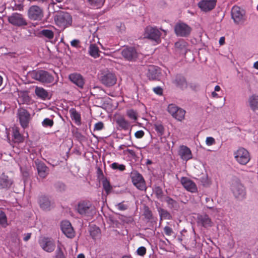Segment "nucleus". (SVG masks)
Instances as JSON below:
<instances>
[{"label": "nucleus", "mask_w": 258, "mask_h": 258, "mask_svg": "<svg viewBox=\"0 0 258 258\" xmlns=\"http://www.w3.org/2000/svg\"><path fill=\"white\" fill-rule=\"evenodd\" d=\"M230 188L234 197L237 200L242 201L246 198L245 188L238 179L232 180Z\"/></svg>", "instance_id": "f257e3e1"}, {"label": "nucleus", "mask_w": 258, "mask_h": 258, "mask_svg": "<svg viewBox=\"0 0 258 258\" xmlns=\"http://www.w3.org/2000/svg\"><path fill=\"white\" fill-rule=\"evenodd\" d=\"M54 21L58 27L63 30L71 25L72 19L69 13L61 12L55 16Z\"/></svg>", "instance_id": "f03ea898"}, {"label": "nucleus", "mask_w": 258, "mask_h": 258, "mask_svg": "<svg viewBox=\"0 0 258 258\" xmlns=\"http://www.w3.org/2000/svg\"><path fill=\"white\" fill-rule=\"evenodd\" d=\"M233 155L236 162L242 165H246L250 160L249 152L242 147L239 148L234 151Z\"/></svg>", "instance_id": "7ed1b4c3"}, {"label": "nucleus", "mask_w": 258, "mask_h": 258, "mask_svg": "<svg viewBox=\"0 0 258 258\" xmlns=\"http://www.w3.org/2000/svg\"><path fill=\"white\" fill-rule=\"evenodd\" d=\"M77 211L82 216H91L95 213L94 206L89 201H82L77 207Z\"/></svg>", "instance_id": "20e7f679"}, {"label": "nucleus", "mask_w": 258, "mask_h": 258, "mask_svg": "<svg viewBox=\"0 0 258 258\" xmlns=\"http://www.w3.org/2000/svg\"><path fill=\"white\" fill-rule=\"evenodd\" d=\"M32 77L33 79L42 83H51L54 81V77L52 75L44 70L33 72Z\"/></svg>", "instance_id": "39448f33"}, {"label": "nucleus", "mask_w": 258, "mask_h": 258, "mask_svg": "<svg viewBox=\"0 0 258 258\" xmlns=\"http://www.w3.org/2000/svg\"><path fill=\"white\" fill-rule=\"evenodd\" d=\"M17 117L21 126L24 129L28 126L31 120V115L26 109L23 108L18 109L17 113Z\"/></svg>", "instance_id": "423d86ee"}, {"label": "nucleus", "mask_w": 258, "mask_h": 258, "mask_svg": "<svg viewBox=\"0 0 258 258\" xmlns=\"http://www.w3.org/2000/svg\"><path fill=\"white\" fill-rule=\"evenodd\" d=\"M162 35L161 32L157 27L148 26L145 29V37L154 41L157 43H159L161 42Z\"/></svg>", "instance_id": "0eeeda50"}, {"label": "nucleus", "mask_w": 258, "mask_h": 258, "mask_svg": "<svg viewBox=\"0 0 258 258\" xmlns=\"http://www.w3.org/2000/svg\"><path fill=\"white\" fill-rule=\"evenodd\" d=\"M167 111L173 118L178 121H181L184 119L185 111L175 104H169L167 107Z\"/></svg>", "instance_id": "6e6552de"}, {"label": "nucleus", "mask_w": 258, "mask_h": 258, "mask_svg": "<svg viewBox=\"0 0 258 258\" xmlns=\"http://www.w3.org/2000/svg\"><path fill=\"white\" fill-rule=\"evenodd\" d=\"M43 11L42 8L38 6H31L28 11V16L30 19L34 21L41 20L43 17Z\"/></svg>", "instance_id": "1a4fd4ad"}, {"label": "nucleus", "mask_w": 258, "mask_h": 258, "mask_svg": "<svg viewBox=\"0 0 258 258\" xmlns=\"http://www.w3.org/2000/svg\"><path fill=\"white\" fill-rule=\"evenodd\" d=\"M116 80L115 74L108 71L104 72L100 77L101 83L107 87L114 85L116 83Z\"/></svg>", "instance_id": "9d476101"}, {"label": "nucleus", "mask_w": 258, "mask_h": 258, "mask_svg": "<svg viewBox=\"0 0 258 258\" xmlns=\"http://www.w3.org/2000/svg\"><path fill=\"white\" fill-rule=\"evenodd\" d=\"M133 184L139 190H146V186L143 176L137 172H134L131 174Z\"/></svg>", "instance_id": "9b49d317"}, {"label": "nucleus", "mask_w": 258, "mask_h": 258, "mask_svg": "<svg viewBox=\"0 0 258 258\" xmlns=\"http://www.w3.org/2000/svg\"><path fill=\"white\" fill-rule=\"evenodd\" d=\"M8 21L12 25L16 26H26L27 23L23 15L18 13H14L8 17Z\"/></svg>", "instance_id": "f8f14e48"}, {"label": "nucleus", "mask_w": 258, "mask_h": 258, "mask_svg": "<svg viewBox=\"0 0 258 258\" xmlns=\"http://www.w3.org/2000/svg\"><path fill=\"white\" fill-rule=\"evenodd\" d=\"M245 11L239 7L235 6L231 10V16L236 24H239L244 20Z\"/></svg>", "instance_id": "ddd939ff"}, {"label": "nucleus", "mask_w": 258, "mask_h": 258, "mask_svg": "<svg viewBox=\"0 0 258 258\" xmlns=\"http://www.w3.org/2000/svg\"><path fill=\"white\" fill-rule=\"evenodd\" d=\"M41 248L48 252L53 251L55 247V244L54 240L49 237H43L39 241Z\"/></svg>", "instance_id": "4468645a"}, {"label": "nucleus", "mask_w": 258, "mask_h": 258, "mask_svg": "<svg viewBox=\"0 0 258 258\" xmlns=\"http://www.w3.org/2000/svg\"><path fill=\"white\" fill-rule=\"evenodd\" d=\"M121 54L124 59L129 61H134L138 57V53L133 47L124 48L121 51Z\"/></svg>", "instance_id": "2eb2a0df"}, {"label": "nucleus", "mask_w": 258, "mask_h": 258, "mask_svg": "<svg viewBox=\"0 0 258 258\" xmlns=\"http://www.w3.org/2000/svg\"><path fill=\"white\" fill-rule=\"evenodd\" d=\"M180 182L186 190L195 193L198 191V187L196 184L191 179L186 177H182L180 179Z\"/></svg>", "instance_id": "dca6fc26"}, {"label": "nucleus", "mask_w": 258, "mask_h": 258, "mask_svg": "<svg viewBox=\"0 0 258 258\" xmlns=\"http://www.w3.org/2000/svg\"><path fill=\"white\" fill-rule=\"evenodd\" d=\"M175 32L177 36L185 37L190 33V28L185 23H178L174 28Z\"/></svg>", "instance_id": "f3484780"}, {"label": "nucleus", "mask_w": 258, "mask_h": 258, "mask_svg": "<svg viewBox=\"0 0 258 258\" xmlns=\"http://www.w3.org/2000/svg\"><path fill=\"white\" fill-rule=\"evenodd\" d=\"M60 227L62 232L67 237L72 238L75 236V231L69 221H62Z\"/></svg>", "instance_id": "a211bd4d"}, {"label": "nucleus", "mask_w": 258, "mask_h": 258, "mask_svg": "<svg viewBox=\"0 0 258 258\" xmlns=\"http://www.w3.org/2000/svg\"><path fill=\"white\" fill-rule=\"evenodd\" d=\"M198 5L202 11L209 12L215 7L216 0H201Z\"/></svg>", "instance_id": "6ab92c4d"}, {"label": "nucleus", "mask_w": 258, "mask_h": 258, "mask_svg": "<svg viewBox=\"0 0 258 258\" xmlns=\"http://www.w3.org/2000/svg\"><path fill=\"white\" fill-rule=\"evenodd\" d=\"M161 73L160 68L155 66H150L148 68L147 76L150 80H158L160 77Z\"/></svg>", "instance_id": "aec40b11"}, {"label": "nucleus", "mask_w": 258, "mask_h": 258, "mask_svg": "<svg viewBox=\"0 0 258 258\" xmlns=\"http://www.w3.org/2000/svg\"><path fill=\"white\" fill-rule=\"evenodd\" d=\"M35 163L36 166L38 175L42 178H45L48 174V168L43 162L39 161L38 160H36Z\"/></svg>", "instance_id": "412c9836"}, {"label": "nucleus", "mask_w": 258, "mask_h": 258, "mask_svg": "<svg viewBox=\"0 0 258 258\" xmlns=\"http://www.w3.org/2000/svg\"><path fill=\"white\" fill-rule=\"evenodd\" d=\"M39 204L41 208L44 210H49L54 205L53 202L49 197L45 196H42L40 197Z\"/></svg>", "instance_id": "4be33fe9"}, {"label": "nucleus", "mask_w": 258, "mask_h": 258, "mask_svg": "<svg viewBox=\"0 0 258 258\" xmlns=\"http://www.w3.org/2000/svg\"><path fill=\"white\" fill-rule=\"evenodd\" d=\"M178 154L181 159L187 161L192 158L190 149L186 146H180L178 151Z\"/></svg>", "instance_id": "5701e85b"}, {"label": "nucleus", "mask_w": 258, "mask_h": 258, "mask_svg": "<svg viewBox=\"0 0 258 258\" xmlns=\"http://www.w3.org/2000/svg\"><path fill=\"white\" fill-rule=\"evenodd\" d=\"M70 80L80 88H83L84 85V80L82 76L77 73L72 74L69 75Z\"/></svg>", "instance_id": "b1692460"}, {"label": "nucleus", "mask_w": 258, "mask_h": 258, "mask_svg": "<svg viewBox=\"0 0 258 258\" xmlns=\"http://www.w3.org/2000/svg\"><path fill=\"white\" fill-rule=\"evenodd\" d=\"M247 103L248 106L252 111L255 112L258 110V95L254 94L249 96Z\"/></svg>", "instance_id": "393cba45"}, {"label": "nucleus", "mask_w": 258, "mask_h": 258, "mask_svg": "<svg viewBox=\"0 0 258 258\" xmlns=\"http://www.w3.org/2000/svg\"><path fill=\"white\" fill-rule=\"evenodd\" d=\"M31 102V98L26 91H20L18 92V102L21 104H30Z\"/></svg>", "instance_id": "a878e982"}, {"label": "nucleus", "mask_w": 258, "mask_h": 258, "mask_svg": "<svg viewBox=\"0 0 258 258\" xmlns=\"http://www.w3.org/2000/svg\"><path fill=\"white\" fill-rule=\"evenodd\" d=\"M13 184V181L7 175L2 174L0 175V189H8Z\"/></svg>", "instance_id": "bb28decb"}, {"label": "nucleus", "mask_w": 258, "mask_h": 258, "mask_svg": "<svg viewBox=\"0 0 258 258\" xmlns=\"http://www.w3.org/2000/svg\"><path fill=\"white\" fill-rule=\"evenodd\" d=\"M69 113L72 120L75 124L77 125H81L82 124L81 114L74 108L70 109Z\"/></svg>", "instance_id": "cd10ccee"}, {"label": "nucleus", "mask_w": 258, "mask_h": 258, "mask_svg": "<svg viewBox=\"0 0 258 258\" xmlns=\"http://www.w3.org/2000/svg\"><path fill=\"white\" fill-rule=\"evenodd\" d=\"M35 93L38 98L42 100H45L49 98V93L42 87L36 86L35 89Z\"/></svg>", "instance_id": "c85d7f7f"}, {"label": "nucleus", "mask_w": 258, "mask_h": 258, "mask_svg": "<svg viewBox=\"0 0 258 258\" xmlns=\"http://www.w3.org/2000/svg\"><path fill=\"white\" fill-rule=\"evenodd\" d=\"M198 219L199 222L205 227H211L212 225L211 220L207 215H201Z\"/></svg>", "instance_id": "c756f323"}, {"label": "nucleus", "mask_w": 258, "mask_h": 258, "mask_svg": "<svg viewBox=\"0 0 258 258\" xmlns=\"http://www.w3.org/2000/svg\"><path fill=\"white\" fill-rule=\"evenodd\" d=\"M174 83L178 87L184 89L187 87V83L183 76L177 75L174 81Z\"/></svg>", "instance_id": "7c9ffc66"}, {"label": "nucleus", "mask_w": 258, "mask_h": 258, "mask_svg": "<svg viewBox=\"0 0 258 258\" xmlns=\"http://www.w3.org/2000/svg\"><path fill=\"white\" fill-rule=\"evenodd\" d=\"M158 211L160 216V221L161 222L164 219L170 220L172 217L170 213L166 210L159 208L158 209Z\"/></svg>", "instance_id": "2f4dec72"}, {"label": "nucleus", "mask_w": 258, "mask_h": 258, "mask_svg": "<svg viewBox=\"0 0 258 258\" xmlns=\"http://www.w3.org/2000/svg\"><path fill=\"white\" fill-rule=\"evenodd\" d=\"M99 48L95 44H90L89 48V53L91 56L95 58L98 57L99 56Z\"/></svg>", "instance_id": "473e14b6"}, {"label": "nucleus", "mask_w": 258, "mask_h": 258, "mask_svg": "<svg viewBox=\"0 0 258 258\" xmlns=\"http://www.w3.org/2000/svg\"><path fill=\"white\" fill-rule=\"evenodd\" d=\"M116 123L120 127L124 130H128L130 125V122L122 117L117 119Z\"/></svg>", "instance_id": "72a5a7b5"}, {"label": "nucleus", "mask_w": 258, "mask_h": 258, "mask_svg": "<svg viewBox=\"0 0 258 258\" xmlns=\"http://www.w3.org/2000/svg\"><path fill=\"white\" fill-rule=\"evenodd\" d=\"M87 2L91 8L98 9L103 5L104 0H87Z\"/></svg>", "instance_id": "f704fd0d"}, {"label": "nucleus", "mask_w": 258, "mask_h": 258, "mask_svg": "<svg viewBox=\"0 0 258 258\" xmlns=\"http://www.w3.org/2000/svg\"><path fill=\"white\" fill-rule=\"evenodd\" d=\"M13 136L16 142L21 143L23 141V137L20 133L17 127H15L13 129Z\"/></svg>", "instance_id": "c9c22d12"}, {"label": "nucleus", "mask_w": 258, "mask_h": 258, "mask_svg": "<svg viewBox=\"0 0 258 258\" xmlns=\"http://www.w3.org/2000/svg\"><path fill=\"white\" fill-rule=\"evenodd\" d=\"M40 34L49 40L52 39L54 37L53 32L49 29H43L40 31Z\"/></svg>", "instance_id": "e433bc0d"}, {"label": "nucleus", "mask_w": 258, "mask_h": 258, "mask_svg": "<svg viewBox=\"0 0 258 258\" xmlns=\"http://www.w3.org/2000/svg\"><path fill=\"white\" fill-rule=\"evenodd\" d=\"M201 184L205 187H208L211 184V181L207 175H204L200 178Z\"/></svg>", "instance_id": "4c0bfd02"}, {"label": "nucleus", "mask_w": 258, "mask_h": 258, "mask_svg": "<svg viewBox=\"0 0 258 258\" xmlns=\"http://www.w3.org/2000/svg\"><path fill=\"white\" fill-rule=\"evenodd\" d=\"M102 185L106 195L109 194L112 189L109 182L106 179H104L102 181Z\"/></svg>", "instance_id": "58836bf2"}, {"label": "nucleus", "mask_w": 258, "mask_h": 258, "mask_svg": "<svg viewBox=\"0 0 258 258\" xmlns=\"http://www.w3.org/2000/svg\"><path fill=\"white\" fill-rule=\"evenodd\" d=\"M165 202L167 203L168 207L170 209L175 208L177 207V202L170 197H166Z\"/></svg>", "instance_id": "ea45409f"}, {"label": "nucleus", "mask_w": 258, "mask_h": 258, "mask_svg": "<svg viewBox=\"0 0 258 258\" xmlns=\"http://www.w3.org/2000/svg\"><path fill=\"white\" fill-rule=\"evenodd\" d=\"M0 224L4 227L7 225V218L5 213L0 209Z\"/></svg>", "instance_id": "a19ab883"}, {"label": "nucleus", "mask_w": 258, "mask_h": 258, "mask_svg": "<svg viewBox=\"0 0 258 258\" xmlns=\"http://www.w3.org/2000/svg\"><path fill=\"white\" fill-rule=\"evenodd\" d=\"M155 131L160 135H163L164 133V127L163 125L159 122H157L154 124Z\"/></svg>", "instance_id": "79ce46f5"}, {"label": "nucleus", "mask_w": 258, "mask_h": 258, "mask_svg": "<svg viewBox=\"0 0 258 258\" xmlns=\"http://www.w3.org/2000/svg\"><path fill=\"white\" fill-rule=\"evenodd\" d=\"M111 167L114 170H119L120 171H123L125 169V167L123 164H119L118 163L114 162L111 165Z\"/></svg>", "instance_id": "37998d69"}, {"label": "nucleus", "mask_w": 258, "mask_h": 258, "mask_svg": "<svg viewBox=\"0 0 258 258\" xmlns=\"http://www.w3.org/2000/svg\"><path fill=\"white\" fill-rule=\"evenodd\" d=\"M53 124V121L52 119L49 118H45L42 122V125L43 127H51Z\"/></svg>", "instance_id": "c03bdc74"}, {"label": "nucleus", "mask_w": 258, "mask_h": 258, "mask_svg": "<svg viewBox=\"0 0 258 258\" xmlns=\"http://www.w3.org/2000/svg\"><path fill=\"white\" fill-rule=\"evenodd\" d=\"M175 47L181 50L185 49L186 43L184 41H179L175 43Z\"/></svg>", "instance_id": "a18cd8bd"}, {"label": "nucleus", "mask_w": 258, "mask_h": 258, "mask_svg": "<svg viewBox=\"0 0 258 258\" xmlns=\"http://www.w3.org/2000/svg\"><path fill=\"white\" fill-rule=\"evenodd\" d=\"M127 115L131 119L136 120L137 119V115L136 111L134 110L130 109L127 111Z\"/></svg>", "instance_id": "49530a36"}, {"label": "nucleus", "mask_w": 258, "mask_h": 258, "mask_svg": "<svg viewBox=\"0 0 258 258\" xmlns=\"http://www.w3.org/2000/svg\"><path fill=\"white\" fill-rule=\"evenodd\" d=\"M154 192L158 199H160L163 196V190L159 186L156 187L154 189Z\"/></svg>", "instance_id": "de8ad7c7"}, {"label": "nucleus", "mask_w": 258, "mask_h": 258, "mask_svg": "<svg viewBox=\"0 0 258 258\" xmlns=\"http://www.w3.org/2000/svg\"><path fill=\"white\" fill-rule=\"evenodd\" d=\"M116 208L119 211H124L128 208V205L125 204L124 202H121L115 205Z\"/></svg>", "instance_id": "09e8293b"}, {"label": "nucleus", "mask_w": 258, "mask_h": 258, "mask_svg": "<svg viewBox=\"0 0 258 258\" xmlns=\"http://www.w3.org/2000/svg\"><path fill=\"white\" fill-rule=\"evenodd\" d=\"M144 215L145 216V218L148 220H151L152 218V212L148 208L145 209Z\"/></svg>", "instance_id": "8fccbe9b"}, {"label": "nucleus", "mask_w": 258, "mask_h": 258, "mask_svg": "<svg viewBox=\"0 0 258 258\" xmlns=\"http://www.w3.org/2000/svg\"><path fill=\"white\" fill-rule=\"evenodd\" d=\"M56 258H65L64 254L59 245L57 246V248L56 250Z\"/></svg>", "instance_id": "3c124183"}, {"label": "nucleus", "mask_w": 258, "mask_h": 258, "mask_svg": "<svg viewBox=\"0 0 258 258\" xmlns=\"http://www.w3.org/2000/svg\"><path fill=\"white\" fill-rule=\"evenodd\" d=\"M137 253L140 256H144L146 253V248L144 246H141L137 250Z\"/></svg>", "instance_id": "603ef678"}, {"label": "nucleus", "mask_w": 258, "mask_h": 258, "mask_svg": "<svg viewBox=\"0 0 258 258\" xmlns=\"http://www.w3.org/2000/svg\"><path fill=\"white\" fill-rule=\"evenodd\" d=\"M164 232L165 234L167 236H171L173 233L172 229L167 226L164 228Z\"/></svg>", "instance_id": "864d4df0"}, {"label": "nucleus", "mask_w": 258, "mask_h": 258, "mask_svg": "<svg viewBox=\"0 0 258 258\" xmlns=\"http://www.w3.org/2000/svg\"><path fill=\"white\" fill-rule=\"evenodd\" d=\"M206 143L207 145L211 146L215 143V140L213 137H209L206 138Z\"/></svg>", "instance_id": "5fc2aeb1"}, {"label": "nucleus", "mask_w": 258, "mask_h": 258, "mask_svg": "<svg viewBox=\"0 0 258 258\" xmlns=\"http://www.w3.org/2000/svg\"><path fill=\"white\" fill-rule=\"evenodd\" d=\"M80 41L78 39H74L71 42V45L72 46L75 48L80 47Z\"/></svg>", "instance_id": "6e6d98bb"}, {"label": "nucleus", "mask_w": 258, "mask_h": 258, "mask_svg": "<svg viewBox=\"0 0 258 258\" xmlns=\"http://www.w3.org/2000/svg\"><path fill=\"white\" fill-rule=\"evenodd\" d=\"M103 127H104L103 123L101 121H100V122L96 123L94 125V130L100 131L103 128Z\"/></svg>", "instance_id": "4d7b16f0"}, {"label": "nucleus", "mask_w": 258, "mask_h": 258, "mask_svg": "<svg viewBox=\"0 0 258 258\" xmlns=\"http://www.w3.org/2000/svg\"><path fill=\"white\" fill-rule=\"evenodd\" d=\"M145 135V132L142 130H140L136 132L135 134V136L137 139H141Z\"/></svg>", "instance_id": "13d9d810"}, {"label": "nucleus", "mask_w": 258, "mask_h": 258, "mask_svg": "<svg viewBox=\"0 0 258 258\" xmlns=\"http://www.w3.org/2000/svg\"><path fill=\"white\" fill-rule=\"evenodd\" d=\"M153 91L157 95H161L163 93V90L160 87H156L153 88Z\"/></svg>", "instance_id": "bf43d9fd"}, {"label": "nucleus", "mask_w": 258, "mask_h": 258, "mask_svg": "<svg viewBox=\"0 0 258 258\" xmlns=\"http://www.w3.org/2000/svg\"><path fill=\"white\" fill-rule=\"evenodd\" d=\"M100 232V229L97 228L95 227L94 231L91 230L90 231V234L92 236L93 238H95V237L96 236L97 234H98Z\"/></svg>", "instance_id": "052dcab7"}, {"label": "nucleus", "mask_w": 258, "mask_h": 258, "mask_svg": "<svg viewBox=\"0 0 258 258\" xmlns=\"http://www.w3.org/2000/svg\"><path fill=\"white\" fill-rule=\"evenodd\" d=\"M12 240L14 242L15 245L17 246L19 244L20 239L18 238L17 234H15L14 235Z\"/></svg>", "instance_id": "680f3d73"}, {"label": "nucleus", "mask_w": 258, "mask_h": 258, "mask_svg": "<svg viewBox=\"0 0 258 258\" xmlns=\"http://www.w3.org/2000/svg\"><path fill=\"white\" fill-rule=\"evenodd\" d=\"M20 170L21 171L22 174H23V176L27 177L29 175V172L28 171L25 169H23L22 167H20Z\"/></svg>", "instance_id": "e2e57ef3"}, {"label": "nucleus", "mask_w": 258, "mask_h": 258, "mask_svg": "<svg viewBox=\"0 0 258 258\" xmlns=\"http://www.w3.org/2000/svg\"><path fill=\"white\" fill-rule=\"evenodd\" d=\"M31 236V233H28L26 234H24V238L23 239L25 241H28Z\"/></svg>", "instance_id": "0e129e2a"}, {"label": "nucleus", "mask_w": 258, "mask_h": 258, "mask_svg": "<svg viewBox=\"0 0 258 258\" xmlns=\"http://www.w3.org/2000/svg\"><path fill=\"white\" fill-rule=\"evenodd\" d=\"M211 96L213 98H218L219 96H218V94L216 93L215 91H213L211 93Z\"/></svg>", "instance_id": "69168bd1"}, {"label": "nucleus", "mask_w": 258, "mask_h": 258, "mask_svg": "<svg viewBox=\"0 0 258 258\" xmlns=\"http://www.w3.org/2000/svg\"><path fill=\"white\" fill-rule=\"evenodd\" d=\"M225 39L224 37H222L220 38L219 43L220 45H223L224 43Z\"/></svg>", "instance_id": "338daca9"}, {"label": "nucleus", "mask_w": 258, "mask_h": 258, "mask_svg": "<svg viewBox=\"0 0 258 258\" xmlns=\"http://www.w3.org/2000/svg\"><path fill=\"white\" fill-rule=\"evenodd\" d=\"M253 68L258 70V61L255 62L253 64Z\"/></svg>", "instance_id": "774afa93"}]
</instances>
